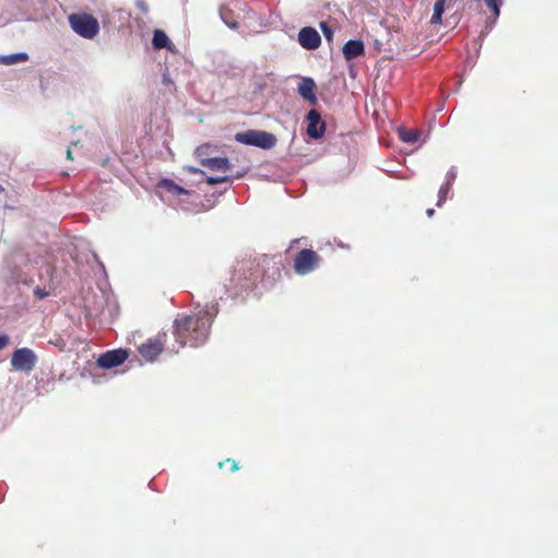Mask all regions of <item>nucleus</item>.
Instances as JSON below:
<instances>
[{
  "mask_svg": "<svg viewBox=\"0 0 558 558\" xmlns=\"http://www.w3.org/2000/svg\"><path fill=\"white\" fill-rule=\"evenodd\" d=\"M320 259V256L315 251L310 248L301 250L294 258L293 269L300 276L307 275L318 268Z\"/></svg>",
  "mask_w": 558,
  "mask_h": 558,
  "instance_id": "nucleus-5",
  "label": "nucleus"
},
{
  "mask_svg": "<svg viewBox=\"0 0 558 558\" xmlns=\"http://www.w3.org/2000/svg\"><path fill=\"white\" fill-rule=\"evenodd\" d=\"M364 44L361 40H349L342 48V53L345 60L355 59L364 53Z\"/></svg>",
  "mask_w": 558,
  "mask_h": 558,
  "instance_id": "nucleus-13",
  "label": "nucleus"
},
{
  "mask_svg": "<svg viewBox=\"0 0 558 558\" xmlns=\"http://www.w3.org/2000/svg\"><path fill=\"white\" fill-rule=\"evenodd\" d=\"M128 357L129 353L124 349L110 350L98 357L97 365L104 369H110L123 364Z\"/></svg>",
  "mask_w": 558,
  "mask_h": 558,
  "instance_id": "nucleus-7",
  "label": "nucleus"
},
{
  "mask_svg": "<svg viewBox=\"0 0 558 558\" xmlns=\"http://www.w3.org/2000/svg\"><path fill=\"white\" fill-rule=\"evenodd\" d=\"M457 178L456 171L453 169L449 170L446 174V181L445 183L453 184L454 180Z\"/></svg>",
  "mask_w": 558,
  "mask_h": 558,
  "instance_id": "nucleus-24",
  "label": "nucleus"
},
{
  "mask_svg": "<svg viewBox=\"0 0 558 558\" xmlns=\"http://www.w3.org/2000/svg\"><path fill=\"white\" fill-rule=\"evenodd\" d=\"M229 180L228 177H207L206 183L208 185H217L223 182H227Z\"/></svg>",
  "mask_w": 558,
  "mask_h": 558,
  "instance_id": "nucleus-22",
  "label": "nucleus"
},
{
  "mask_svg": "<svg viewBox=\"0 0 558 558\" xmlns=\"http://www.w3.org/2000/svg\"><path fill=\"white\" fill-rule=\"evenodd\" d=\"M307 121V135L314 140L323 137L326 131V123L322 120L320 113L315 109L310 110Z\"/></svg>",
  "mask_w": 558,
  "mask_h": 558,
  "instance_id": "nucleus-9",
  "label": "nucleus"
},
{
  "mask_svg": "<svg viewBox=\"0 0 558 558\" xmlns=\"http://www.w3.org/2000/svg\"><path fill=\"white\" fill-rule=\"evenodd\" d=\"M234 138L241 144L256 146L263 149H270L277 143V138L274 134L257 130L236 133Z\"/></svg>",
  "mask_w": 558,
  "mask_h": 558,
  "instance_id": "nucleus-4",
  "label": "nucleus"
},
{
  "mask_svg": "<svg viewBox=\"0 0 558 558\" xmlns=\"http://www.w3.org/2000/svg\"><path fill=\"white\" fill-rule=\"evenodd\" d=\"M157 186L162 187L174 195H187L189 194V191L186 189L178 185L174 181H172L170 179H161L158 182Z\"/></svg>",
  "mask_w": 558,
  "mask_h": 558,
  "instance_id": "nucleus-14",
  "label": "nucleus"
},
{
  "mask_svg": "<svg viewBox=\"0 0 558 558\" xmlns=\"http://www.w3.org/2000/svg\"><path fill=\"white\" fill-rule=\"evenodd\" d=\"M266 256L236 260L227 291L233 299H245L255 291L265 277Z\"/></svg>",
  "mask_w": 558,
  "mask_h": 558,
  "instance_id": "nucleus-1",
  "label": "nucleus"
},
{
  "mask_svg": "<svg viewBox=\"0 0 558 558\" xmlns=\"http://www.w3.org/2000/svg\"><path fill=\"white\" fill-rule=\"evenodd\" d=\"M189 171H190L191 173H204L201 169L193 168V167H191V168L189 169Z\"/></svg>",
  "mask_w": 558,
  "mask_h": 558,
  "instance_id": "nucleus-27",
  "label": "nucleus"
},
{
  "mask_svg": "<svg viewBox=\"0 0 558 558\" xmlns=\"http://www.w3.org/2000/svg\"><path fill=\"white\" fill-rule=\"evenodd\" d=\"M10 342V337L8 335L0 336V350L4 349Z\"/></svg>",
  "mask_w": 558,
  "mask_h": 558,
  "instance_id": "nucleus-25",
  "label": "nucleus"
},
{
  "mask_svg": "<svg viewBox=\"0 0 558 558\" xmlns=\"http://www.w3.org/2000/svg\"><path fill=\"white\" fill-rule=\"evenodd\" d=\"M451 189H452V185L449 184V183H444L440 186V189L438 191V201H437V204H436L438 207H441L442 204L447 201Z\"/></svg>",
  "mask_w": 558,
  "mask_h": 558,
  "instance_id": "nucleus-19",
  "label": "nucleus"
},
{
  "mask_svg": "<svg viewBox=\"0 0 558 558\" xmlns=\"http://www.w3.org/2000/svg\"><path fill=\"white\" fill-rule=\"evenodd\" d=\"M210 326L211 317L207 311L179 315L173 322V335L179 348H197L204 344L208 339Z\"/></svg>",
  "mask_w": 558,
  "mask_h": 558,
  "instance_id": "nucleus-2",
  "label": "nucleus"
},
{
  "mask_svg": "<svg viewBox=\"0 0 558 558\" xmlns=\"http://www.w3.org/2000/svg\"><path fill=\"white\" fill-rule=\"evenodd\" d=\"M69 23L77 35L87 39L95 38L99 33L97 19L88 13H73L69 15Z\"/></svg>",
  "mask_w": 558,
  "mask_h": 558,
  "instance_id": "nucleus-3",
  "label": "nucleus"
},
{
  "mask_svg": "<svg viewBox=\"0 0 558 558\" xmlns=\"http://www.w3.org/2000/svg\"><path fill=\"white\" fill-rule=\"evenodd\" d=\"M316 84L311 77H303L298 85L299 95L310 101L311 105H315L317 102V97L315 95Z\"/></svg>",
  "mask_w": 558,
  "mask_h": 558,
  "instance_id": "nucleus-11",
  "label": "nucleus"
},
{
  "mask_svg": "<svg viewBox=\"0 0 558 558\" xmlns=\"http://www.w3.org/2000/svg\"><path fill=\"white\" fill-rule=\"evenodd\" d=\"M163 350V341L160 339L148 341L140 347V353L147 361H154Z\"/></svg>",
  "mask_w": 558,
  "mask_h": 558,
  "instance_id": "nucleus-12",
  "label": "nucleus"
},
{
  "mask_svg": "<svg viewBox=\"0 0 558 558\" xmlns=\"http://www.w3.org/2000/svg\"><path fill=\"white\" fill-rule=\"evenodd\" d=\"M66 158L70 159V160L73 159L71 149L66 150Z\"/></svg>",
  "mask_w": 558,
  "mask_h": 558,
  "instance_id": "nucleus-29",
  "label": "nucleus"
},
{
  "mask_svg": "<svg viewBox=\"0 0 558 558\" xmlns=\"http://www.w3.org/2000/svg\"><path fill=\"white\" fill-rule=\"evenodd\" d=\"M399 136L404 143L413 144L417 142L420 133L415 130H401Z\"/></svg>",
  "mask_w": 558,
  "mask_h": 558,
  "instance_id": "nucleus-18",
  "label": "nucleus"
},
{
  "mask_svg": "<svg viewBox=\"0 0 558 558\" xmlns=\"http://www.w3.org/2000/svg\"><path fill=\"white\" fill-rule=\"evenodd\" d=\"M225 464L229 465V469L231 472H235L240 469L238 462L233 459H226L225 461L219 462L218 463L219 469H222Z\"/></svg>",
  "mask_w": 558,
  "mask_h": 558,
  "instance_id": "nucleus-21",
  "label": "nucleus"
},
{
  "mask_svg": "<svg viewBox=\"0 0 558 558\" xmlns=\"http://www.w3.org/2000/svg\"><path fill=\"white\" fill-rule=\"evenodd\" d=\"M209 145H202L197 147L196 155L201 158V165L214 170V171H227L231 168V163L228 158L215 157V158H203L206 155Z\"/></svg>",
  "mask_w": 558,
  "mask_h": 558,
  "instance_id": "nucleus-8",
  "label": "nucleus"
},
{
  "mask_svg": "<svg viewBox=\"0 0 558 558\" xmlns=\"http://www.w3.org/2000/svg\"><path fill=\"white\" fill-rule=\"evenodd\" d=\"M28 60L27 53L20 52L13 54H7L0 57V63L11 65L20 62H25Z\"/></svg>",
  "mask_w": 558,
  "mask_h": 558,
  "instance_id": "nucleus-16",
  "label": "nucleus"
},
{
  "mask_svg": "<svg viewBox=\"0 0 558 558\" xmlns=\"http://www.w3.org/2000/svg\"><path fill=\"white\" fill-rule=\"evenodd\" d=\"M426 215L430 218V217H433L435 215V210L433 208H428L426 210Z\"/></svg>",
  "mask_w": 558,
  "mask_h": 558,
  "instance_id": "nucleus-28",
  "label": "nucleus"
},
{
  "mask_svg": "<svg viewBox=\"0 0 558 558\" xmlns=\"http://www.w3.org/2000/svg\"><path fill=\"white\" fill-rule=\"evenodd\" d=\"M486 5L494 12L495 16L499 15V0H485Z\"/></svg>",
  "mask_w": 558,
  "mask_h": 558,
  "instance_id": "nucleus-23",
  "label": "nucleus"
},
{
  "mask_svg": "<svg viewBox=\"0 0 558 558\" xmlns=\"http://www.w3.org/2000/svg\"><path fill=\"white\" fill-rule=\"evenodd\" d=\"M34 294L36 295L37 299L41 300L44 298H46L48 295V293L44 290H41L40 288H36L34 290Z\"/></svg>",
  "mask_w": 558,
  "mask_h": 558,
  "instance_id": "nucleus-26",
  "label": "nucleus"
},
{
  "mask_svg": "<svg viewBox=\"0 0 558 558\" xmlns=\"http://www.w3.org/2000/svg\"><path fill=\"white\" fill-rule=\"evenodd\" d=\"M446 0H436L433 9V15L430 17L432 24H441L442 13L445 11Z\"/></svg>",
  "mask_w": 558,
  "mask_h": 558,
  "instance_id": "nucleus-17",
  "label": "nucleus"
},
{
  "mask_svg": "<svg viewBox=\"0 0 558 558\" xmlns=\"http://www.w3.org/2000/svg\"><path fill=\"white\" fill-rule=\"evenodd\" d=\"M300 45L308 50L319 47L322 39L318 32L312 27H303L299 33Z\"/></svg>",
  "mask_w": 558,
  "mask_h": 558,
  "instance_id": "nucleus-10",
  "label": "nucleus"
},
{
  "mask_svg": "<svg viewBox=\"0 0 558 558\" xmlns=\"http://www.w3.org/2000/svg\"><path fill=\"white\" fill-rule=\"evenodd\" d=\"M320 29L328 41L332 40L333 32L327 22H320Z\"/></svg>",
  "mask_w": 558,
  "mask_h": 558,
  "instance_id": "nucleus-20",
  "label": "nucleus"
},
{
  "mask_svg": "<svg viewBox=\"0 0 558 558\" xmlns=\"http://www.w3.org/2000/svg\"><path fill=\"white\" fill-rule=\"evenodd\" d=\"M153 46L155 49L169 48L170 40L163 31H161V29L154 31Z\"/></svg>",
  "mask_w": 558,
  "mask_h": 558,
  "instance_id": "nucleus-15",
  "label": "nucleus"
},
{
  "mask_svg": "<svg viewBox=\"0 0 558 558\" xmlns=\"http://www.w3.org/2000/svg\"><path fill=\"white\" fill-rule=\"evenodd\" d=\"M229 26L232 27V28H236L238 27V23L236 22L231 23V24H229Z\"/></svg>",
  "mask_w": 558,
  "mask_h": 558,
  "instance_id": "nucleus-30",
  "label": "nucleus"
},
{
  "mask_svg": "<svg viewBox=\"0 0 558 558\" xmlns=\"http://www.w3.org/2000/svg\"><path fill=\"white\" fill-rule=\"evenodd\" d=\"M38 362L36 353L29 348H20L11 355V366L14 371L31 373Z\"/></svg>",
  "mask_w": 558,
  "mask_h": 558,
  "instance_id": "nucleus-6",
  "label": "nucleus"
},
{
  "mask_svg": "<svg viewBox=\"0 0 558 558\" xmlns=\"http://www.w3.org/2000/svg\"><path fill=\"white\" fill-rule=\"evenodd\" d=\"M4 191V189L0 185V193H2Z\"/></svg>",
  "mask_w": 558,
  "mask_h": 558,
  "instance_id": "nucleus-31",
  "label": "nucleus"
}]
</instances>
